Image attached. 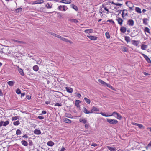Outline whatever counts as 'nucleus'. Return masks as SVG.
Wrapping results in <instances>:
<instances>
[{
	"label": "nucleus",
	"instance_id": "f257e3e1",
	"mask_svg": "<svg viewBox=\"0 0 151 151\" xmlns=\"http://www.w3.org/2000/svg\"><path fill=\"white\" fill-rule=\"evenodd\" d=\"M114 116L115 118L119 120L122 119V117L121 116L116 112H113L111 114V116Z\"/></svg>",
	"mask_w": 151,
	"mask_h": 151
},
{
	"label": "nucleus",
	"instance_id": "f03ea898",
	"mask_svg": "<svg viewBox=\"0 0 151 151\" xmlns=\"http://www.w3.org/2000/svg\"><path fill=\"white\" fill-rule=\"evenodd\" d=\"M106 120L109 123L111 124H116L118 122L117 120L114 119H107Z\"/></svg>",
	"mask_w": 151,
	"mask_h": 151
},
{
	"label": "nucleus",
	"instance_id": "7ed1b4c3",
	"mask_svg": "<svg viewBox=\"0 0 151 151\" xmlns=\"http://www.w3.org/2000/svg\"><path fill=\"white\" fill-rule=\"evenodd\" d=\"M126 5L129 7V10H133L134 9L133 8L134 7L133 4L130 1H127L125 3Z\"/></svg>",
	"mask_w": 151,
	"mask_h": 151
},
{
	"label": "nucleus",
	"instance_id": "20e7f679",
	"mask_svg": "<svg viewBox=\"0 0 151 151\" xmlns=\"http://www.w3.org/2000/svg\"><path fill=\"white\" fill-rule=\"evenodd\" d=\"M44 2L43 0H36L35 1H33L32 4V5L36 4H40L43 3Z\"/></svg>",
	"mask_w": 151,
	"mask_h": 151
},
{
	"label": "nucleus",
	"instance_id": "39448f33",
	"mask_svg": "<svg viewBox=\"0 0 151 151\" xmlns=\"http://www.w3.org/2000/svg\"><path fill=\"white\" fill-rule=\"evenodd\" d=\"M128 15L127 10L126 9H124L122 10V16L123 19H124V17Z\"/></svg>",
	"mask_w": 151,
	"mask_h": 151
},
{
	"label": "nucleus",
	"instance_id": "423d86ee",
	"mask_svg": "<svg viewBox=\"0 0 151 151\" xmlns=\"http://www.w3.org/2000/svg\"><path fill=\"white\" fill-rule=\"evenodd\" d=\"M141 54L143 56V57L145 59L148 63H151V60L148 56L143 53H142Z\"/></svg>",
	"mask_w": 151,
	"mask_h": 151
},
{
	"label": "nucleus",
	"instance_id": "0eeeda50",
	"mask_svg": "<svg viewBox=\"0 0 151 151\" xmlns=\"http://www.w3.org/2000/svg\"><path fill=\"white\" fill-rule=\"evenodd\" d=\"M127 24L129 26H132L134 25V22L132 19H129L127 21Z\"/></svg>",
	"mask_w": 151,
	"mask_h": 151
},
{
	"label": "nucleus",
	"instance_id": "6e6552de",
	"mask_svg": "<svg viewBox=\"0 0 151 151\" xmlns=\"http://www.w3.org/2000/svg\"><path fill=\"white\" fill-rule=\"evenodd\" d=\"M140 41L138 40H132L131 41V43L134 46H137L139 44Z\"/></svg>",
	"mask_w": 151,
	"mask_h": 151
},
{
	"label": "nucleus",
	"instance_id": "1a4fd4ad",
	"mask_svg": "<svg viewBox=\"0 0 151 151\" xmlns=\"http://www.w3.org/2000/svg\"><path fill=\"white\" fill-rule=\"evenodd\" d=\"M116 20L117 21L118 24L121 26L122 25L123 20L122 18L119 17H117Z\"/></svg>",
	"mask_w": 151,
	"mask_h": 151
},
{
	"label": "nucleus",
	"instance_id": "9d476101",
	"mask_svg": "<svg viewBox=\"0 0 151 151\" xmlns=\"http://www.w3.org/2000/svg\"><path fill=\"white\" fill-rule=\"evenodd\" d=\"M87 37L90 40H96L97 39V37L93 36L87 35Z\"/></svg>",
	"mask_w": 151,
	"mask_h": 151
},
{
	"label": "nucleus",
	"instance_id": "9b49d317",
	"mask_svg": "<svg viewBox=\"0 0 151 151\" xmlns=\"http://www.w3.org/2000/svg\"><path fill=\"white\" fill-rule=\"evenodd\" d=\"M60 2L65 4H70L71 3V0H62Z\"/></svg>",
	"mask_w": 151,
	"mask_h": 151
},
{
	"label": "nucleus",
	"instance_id": "f8f14e48",
	"mask_svg": "<svg viewBox=\"0 0 151 151\" xmlns=\"http://www.w3.org/2000/svg\"><path fill=\"white\" fill-rule=\"evenodd\" d=\"M66 91L69 93H72L73 92V89L70 87H66L65 88Z\"/></svg>",
	"mask_w": 151,
	"mask_h": 151
},
{
	"label": "nucleus",
	"instance_id": "ddd939ff",
	"mask_svg": "<svg viewBox=\"0 0 151 151\" xmlns=\"http://www.w3.org/2000/svg\"><path fill=\"white\" fill-rule=\"evenodd\" d=\"M79 122H80L82 123L83 124H85L87 122V120L86 118H81L79 119Z\"/></svg>",
	"mask_w": 151,
	"mask_h": 151
},
{
	"label": "nucleus",
	"instance_id": "4468645a",
	"mask_svg": "<svg viewBox=\"0 0 151 151\" xmlns=\"http://www.w3.org/2000/svg\"><path fill=\"white\" fill-rule=\"evenodd\" d=\"M98 82L100 83L101 84L103 85L104 86H105V85L106 84V83L103 81V80L99 79L98 80Z\"/></svg>",
	"mask_w": 151,
	"mask_h": 151
},
{
	"label": "nucleus",
	"instance_id": "2eb2a0df",
	"mask_svg": "<svg viewBox=\"0 0 151 151\" xmlns=\"http://www.w3.org/2000/svg\"><path fill=\"white\" fill-rule=\"evenodd\" d=\"M98 82L100 83L101 84L103 85L104 86H105V85L106 84V83L103 81V80L99 79L98 80Z\"/></svg>",
	"mask_w": 151,
	"mask_h": 151
},
{
	"label": "nucleus",
	"instance_id": "dca6fc26",
	"mask_svg": "<svg viewBox=\"0 0 151 151\" xmlns=\"http://www.w3.org/2000/svg\"><path fill=\"white\" fill-rule=\"evenodd\" d=\"M63 121L64 122L68 124H70L71 123V120L66 118H65L63 119Z\"/></svg>",
	"mask_w": 151,
	"mask_h": 151
},
{
	"label": "nucleus",
	"instance_id": "f3484780",
	"mask_svg": "<svg viewBox=\"0 0 151 151\" xmlns=\"http://www.w3.org/2000/svg\"><path fill=\"white\" fill-rule=\"evenodd\" d=\"M81 102V101L79 100H76L75 101V105L77 107H80L79 104Z\"/></svg>",
	"mask_w": 151,
	"mask_h": 151
},
{
	"label": "nucleus",
	"instance_id": "a211bd4d",
	"mask_svg": "<svg viewBox=\"0 0 151 151\" xmlns=\"http://www.w3.org/2000/svg\"><path fill=\"white\" fill-rule=\"evenodd\" d=\"M99 110L96 107H93L90 111L91 113H93L94 111H98Z\"/></svg>",
	"mask_w": 151,
	"mask_h": 151
},
{
	"label": "nucleus",
	"instance_id": "6ab92c4d",
	"mask_svg": "<svg viewBox=\"0 0 151 151\" xmlns=\"http://www.w3.org/2000/svg\"><path fill=\"white\" fill-rule=\"evenodd\" d=\"M120 31L123 33H125L126 31V28L124 27H122L120 28Z\"/></svg>",
	"mask_w": 151,
	"mask_h": 151
},
{
	"label": "nucleus",
	"instance_id": "aec40b11",
	"mask_svg": "<svg viewBox=\"0 0 151 151\" xmlns=\"http://www.w3.org/2000/svg\"><path fill=\"white\" fill-rule=\"evenodd\" d=\"M34 133L36 135H39L41 133V132L40 130L35 129L34 131Z\"/></svg>",
	"mask_w": 151,
	"mask_h": 151
},
{
	"label": "nucleus",
	"instance_id": "412c9836",
	"mask_svg": "<svg viewBox=\"0 0 151 151\" xmlns=\"http://www.w3.org/2000/svg\"><path fill=\"white\" fill-rule=\"evenodd\" d=\"M84 32L86 33L90 34L93 32V30L92 29H86L85 30Z\"/></svg>",
	"mask_w": 151,
	"mask_h": 151
},
{
	"label": "nucleus",
	"instance_id": "4be33fe9",
	"mask_svg": "<svg viewBox=\"0 0 151 151\" xmlns=\"http://www.w3.org/2000/svg\"><path fill=\"white\" fill-rule=\"evenodd\" d=\"M33 69L34 71H37L39 70V67L37 65H35L33 67Z\"/></svg>",
	"mask_w": 151,
	"mask_h": 151
},
{
	"label": "nucleus",
	"instance_id": "5701e85b",
	"mask_svg": "<svg viewBox=\"0 0 151 151\" xmlns=\"http://www.w3.org/2000/svg\"><path fill=\"white\" fill-rule=\"evenodd\" d=\"M83 112L85 114H88L91 113L90 111H88L86 108L84 107L83 108Z\"/></svg>",
	"mask_w": 151,
	"mask_h": 151
},
{
	"label": "nucleus",
	"instance_id": "b1692460",
	"mask_svg": "<svg viewBox=\"0 0 151 151\" xmlns=\"http://www.w3.org/2000/svg\"><path fill=\"white\" fill-rule=\"evenodd\" d=\"M122 51L124 52H127L128 51V49L125 47L122 46L121 47Z\"/></svg>",
	"mask_w": 151,
	"mask_h": 151
},
{
	"label": "nucleus",
	"instance_id": "393cba45",
	"mask_svg": "<svg viewBox=\"0 0 151 151\" xmlns=\"http://www.w3.org/2000/svg\"><path fill=\"white\" fill-rule=\"evenodd\" d=\"M22 144L24 146H27L28 145V143L25 140H22L21 141Z\"/></svg>",
	"mask_w": 151,
	"mask_h": 151
},
{
	"label": "nucleus",
	"instance_id": "a878e982",
	"mask_svg": "<svg viewBox=\"0 0 151 151\" xmlns=\"http://www.w3.org/2000/svg\"><path fill=\"white\" fill-rule=\"evenodd\" d=\"M144 32L146 34L147 32L149 34L150 33V29L147 27H145L144 29Z\"/></svg>",
	"mask_w": 151,
	"mask_h": 151
},
{
	"label": "nucleus",
	"instance_id": "bb28decb",
	"mask_svg": "<svg viewBox=\"0 0 151 151\" xmlns=\"http://www.w3.org/2000/svg\"><path fill=\"white\" fill-rule=\"evenodd\" d=\"M125 40L127 42V43L130 41V38L128 36L125 37Z\"/></svg>",
	"mask_w": 151,
	"mask_h": 151
},
{
	"label": "nucleus",
	"instance_id": "cd10ccee",
	"mask_svg": "<svg viewBox=\"0 0 151 151\" xmlns=\"http://www.w3.org/2000/svg\"><path fill=\"white\" fill-rule=\"evenodd\" d=\"M107 147L110 151H116V148L112 147L109 146H107Z\"/></svg>",
	"mask_w": 151,
	"mask_h": 151
},
{
	"label": "nucleus",
	"instance_id": "c85d7f7f",
	"mask_svg": "<svg viewBox=\"0 0 151 151\" xmlns=\"http://www.w3.org/2000/svg\"><path fill=\"white\" fill-rule=\"evenodd\" d=\"M47 145L49 146H52L54 145V143L53 142L50 141L47 142Z\"/></svg>",
	"mask_w": 151,
	"mask_h": 151
},
{
	"label": "nucleus",
	"instance_id": "c756f323",
	"mask_svg": "<svg viewBox=\"0 0 151 151\" xmlns=\"http://www.w3.org/2000/svg\"><path fill=\"white\" fill-rule=\"evenodd\" d=\"M141 48L142 50H146L147 48V46L144 44H142L141 46Z\"/></svg>",
	"mask_w": 151,
	"mask_h": 151
},
{
	"label": "nucleus",
	"instance_id": "7c9ffc66",
	"mask_svg": "<svg viewBox=\"0 0 151 151\" xmlns=\"http://www.w3.org/2000/svg\"><path fill=\"white\" fill-rule=\"evenodd\" d=\"M36 63L39 65H42V61L41 59H39V60L36 61Z\"/></svg>",
	"mask_w": 151,
	"mask_h": 151
},
{
	"label": "nucleus",
	"instance_id": "2f4dec72",
	"mask_svg": "<svg viewBox=\"0 0 151 151\" xmlns=\"http://www.w3.org/2000/svg\"><path fill=\"white\" fill-rule=\"evenodd\" d=\"M71 6L72 8L73 9L75 10H76V11L78 10V8L75 5H74L73 4H71Z\"/></svg>",
	"mask_w": 151,
	"mask_h": 151
},
{
	"label": "nucleus",
	"instance_id": "473e14b6",
	"mask_svg": "<svg viewBox=\"0 0 151 151\" xmlns=\"http://www.w3.org/2000/svg\"><path fill=\"white\" fill-rule=\"evenodd\" d=\"M60 39L61 40H62L63 41L65 42H70V41L68 39L65 38H64L62 37H61V38H60Z\"/></svg>",
	"mask_w": 151,
	"mask_h": 151
},
{
	"label": "nucleus",
	"instance_id": "72a5a7b5",
	"mask_svg": "<svg viewBox=\"0 0 151 151\" xmlns=\"http://www.w3.org/2000/svg\"><path fill=\"white\" fill-rule=\"evenodd\" d=\"M84 100H85V101L88 104H89L90 103L91 101L89 99L85 97L84 98Z\"/></svg>",
	"mask_w": 151,
	"mask_h": 151
},
{
	"label": "nucleus",
	"instance_id": "f704fd0d",
	"mask_svg": "<svg viewBox=\"0 0 151 151\" xmlns=\"http://www.w3.org/2000/svg\"><path fill=\"white\" fill-rule=\"evenodd\" d=\"M148 19L147 18H144L143 19V24L145 25H146L147 24V21Z\"/></svg>",
	"mask_w": 151,
	"mask_h": 151
},
{
	"label": "nucleus",
	"instance_id": "c9c22d12",
	"mask_svg": "<svg viewBox=\"0 0 151 151\" xmlns=\"http://www.w3.org/2000/svg\"><path fill=\"white\" fill-rule=\"evenodd\" d=\"M18 71L20 74L22 76L24 75V72L22 69L21 68H19L18 69Z\"/></svg>",
	"mask_w": 151,
	"mask_h": 151
},
{
	"label": "nucleus",
	"instance_id": "e433bc0d",
	"mask_svg": "<svg viewBox=\"0 0 151 151\" xmlns=\"http://www.w3.org/2000/svg\"><path fill=\"white\" fill-rule=\"evenodd\" d=\"M100 114L103 116L105 117H109L111 116V114L110 115H106V114L102 112H101Z\"/></svg>",
	"mask_w": 151,
	"mask_h": 151
},
{
	"label": "nucleus",
	"instance_id": "4c0bfd02",
	"mask_svg": "<svg viewBox=\"0 0 151 151\" xmlns=\"http://www.w3.org/2000/svg\"><path fill=\"white\" fill-rule=\"evenodd\" d=\"M9 123V121H7L5 122H4L3 121V126H6V125H8Z\"/></svg>",
	"mask_w": 151,
	"mask_h": 151
},
{
	"label": "nucleus",
	"instance_id": "58836bf2",
	"mask_svg": "<svg viewBox=\"0 0 151 151\" xmlns=\"http://www.w3.org/2000/svg\"><path fill=\"white\" fill-rule=\"evenodd\" d=\"M135 10L136 12L139 13H141L142 12L141 11V9L140 8L137 7H136L135 8Z\"/></svg>",
	"mask_w": 151,
	"mask_h": 151
},
{
	"label": "nucleus",
	"instance_id": "ea45409f",
	"mask_svg": "<svg viewBox=\"0 0 151 151\" xmlns=\"http://www.w3.org/2000/svg\"><path fill=\"white\" fill-rule=\"evenodd\" d=\"M20 124L19 122V120L13 122V124L14 125L17 126Z\"/></svg>",
	"mask_w": 151,
	"mask_h": 151
},
{
	"label": "nucleus",
	"instance_id": "a19ab883",
	"mask_svg": "<svg viewBox=\"0 0 151 151\" xmlns=\"http://www.w3.org/2000/svg\"><path fill=\"white\" fill-rule=\"evenodd\" d=\"M22 132L20 130L18 129L17 130L16 132V134L17 135H20L21 134Z\"/></svg>",
	"mask_w": 151,
	"mask_h": 151
},
{
	"label": "nucleus",
	"instance_id": "79ce46f5",
	"mask_svg": "<svg viewBox=\"0 0 151 151\" xmlns=\"http://www.w3.org/2000/svg\"><path fill=\"white\" fill-rule=\"evenodd\" d=\"M7 83L10 86H12L13 85L14 83L12 81H9L7 82Z\"/></svg>",
	"mask_w": 151,
	"mask_h": 151
},
{
	"label": "nucleus",
	"instance_id": "37998d69",
	"mask_svg": "<svg viewBox=\"0 0 151 151\" xmlns=\"http://www.w3.org/2000/svg\"><path fill=\"white\" fill-rule=\"evenodd\" d=\"M19 116H16L14 117H12V120L14 121L17 120L19 119Z\"/></svg>",
	"mask_w": 151,
	"mask_h": 151
},
{
	"label": "nucleus",
	"instance_id": "c03bdc74",
	"mask_svg": "<svg viewBox=\"0 0 151 151\" xmlns=\"http://www.w3.org/2000/svg\"><path fill=\"white\" fill-rule=\"evenodd\" d=\"M65 116H66V117H67L68 118H72V116L71 115V114H68V113L65 114Z\"/></svg>",
	"mask_w": 151,
	"mask_h": 151
},
{
	"label": "nucleus",
	"instance_id": "a18cd8bd",
	"mask_svg": "<svg viewBox=\"0 0 151 151\" xmlns=\"http://www.w3.org/2000/svg\"><path fill=\"white\" fill-rule=\"evenodd\" d=\"M45 7H47V9L51 8L52 7V5L50 6L48 3H47L45 5Z\"/></svg>",
	"mask_w": 151,
	"mask_h": 151
},
{
	"label": "nucleus",
	"instance_id": "49530a36",
	"mask_svg": "<svg viewBox=\"0 0 151 151\" xmlns=\"http://www.w3.org/2000/svg\"><path fill=\"white\" fill-rule=\"evenodd\" d=\"M105 35L107 38L109 39L110 38V35L109 32H106L105 33Z\"/></svg>",
	"mask_w": 151,
	"mask_h": 151
},
{
	"label": "nucleus",
	"instance_id": "de8ad7c7",
	"mask_svg": "<svg viewBox=\"0 0 151 151\" xmlns=\"http://www.w3.org/2000/svg\"><path fill=\"white\" fill-rule=\"evenodd\" d=\"M22 9L21 8H19L17 9L16 10V12H20L22 11Z\"/></svg>",
	"mask_w": 151,
	"mask_h": 151
},
{
	"label": "nucleus",
	"instance_id": "09e8293b",
	"mask_svg": "<svg viewBox=\"0 0 151 151\" xmlns=\"http://www.w3.org/2000/svg\"><path fill=\"white\" fill-rule=\"evenodd\" d=\"M16 92L18 94H19L21 93V90L19 89H17L16 90Z\"/></svg>",
	"mask_w": 151,
	"mask_h": 151
},
{
	"label": "nucleus",
	"instance_id": "8fccbe9b",
	"mask_svg": "<svg viewBox=\"0 0 151 151\" xmlns=\"http://www.w3.org/2000/svg\"><path fill=\"white\" fill-rule=\"evenodd\" d=\"M62 8H63V10L64 11H65L68 9V8L66 6H65V5H63L62 6Z\"/></svg>",
	"mask_w": 151,
	"mask_h": 151
},
{
	"label": "nucleus",
	"instance_id": "3c124183",
	"mask_svg": "<svg viewBox=\"0 0 151 151\" xmlns=\"http://www.w3.org/2000/svg\"><path fill=\"white\" fill-rule=\"evenodd\" d=\"M105 86H107L109 88H110L112 89V86H111L110 84H108L106 83V84L105 85Z\"/></svg>",
	"mask_w": 151,
	"mask_h": 151
},
{
	"label": "nucleus",
	"instance_id": "603ef678",
	"mask_svg": "<svg viewBox=\"0 0 151 151\" xmlns=\"http://www.w3.org/2000/svg\"><path fill=\"white\" fill-rule=\"evenodd\" d=\"M62 106L61 103H56L55 104V106Z\"/></svg>",
	"mask_w": 151,
	"mask_h": 151
},
{
	"label": "nucleus",
	"instance_id": "864d4df0",
	"mask_svg": "<svg viewBox=\"0 0 151 151\" xmlns=\"http://www.w3.org/2000/svg\"><path fill=\"white\" fill-rule=\"evenodd\" d=\"M75 94H76V96L79 98H80L81 96V95L79 93H76Z\"/></svg>",
	"mask_w": 151,
	"mask_h": 151
},
{
	"label": "nucleus",
	"instance_id": "5fc2aeb1",
	"mask_svg": "<svg viewBox=\"0 0 151 151\" xmlns=\"http://www.w3.org/2000/svg\"><path fill=\"white\" fill-rule=\"evenodd\" d=\"M137 126L140 128H143L144 127L141 124H138Z\"/></svg>",
	"mask_w": 151,
	"mask_h": 151
},
{
	"label": "nucleus",
	"instance_id": "6e6d98bb",
	"mask_svg": "<svg viewBox=\"0 0 151 151\" xmlns=\"http://www.w3.org/2000/svg\"><path fill=\"white\" fill-rule=\"evenodd\" d=\"M115 5L118 6H121L122 5V4L119 3H116Z\"/></svg>",
	"mask_w": 151,
	"mask_h": 151
},
{
	"label": "nucleus",
	"instance_id": "4d7b16f0",
	"mask_svg": "<svg viewBox=\"0 0 151 151\" xmlns=\"http://www.w3.org/2000/svg\"><path fill=\"white\" fill-rule=\"evenodd\" d=\"M109 22L112 23L113 24H114V22L113 20L112 19L108 20L107 21V22Z\"/></svg>",
	"mask_w": 151,
	"mask_h": 151
},
{
	"label": "nucleus",
	"instance_id": "13d9d810",
	"mask_svg": "<svg viewBox=\"0 0 151 151\" xmlns=\"http://www.w3.org/2000/svg\"><path fill=\"white\" fill-rule=\"evenodd\" d=\"M13 41L14 42H17L18 43H22V41L17 40L14 39L13 40Z\"/></svg>",
	"mask_w": 151,
	"mask_h": 151
},
{
	"label": "nucleus",
	"instance_id": "bf43d9fd",
	"mask_svg": "<svg viewBox=\"0 0 151 151\" xmlns=\"http://www.w3.org/2000/svg\"><path fill=\"white\" fill-rule=\"evenodd\" d=\"M38 118L42 120L44 119V117L42 116H38Z\"/></svg>",
	"mask_w": 151,
	"mask_h": 151
},
{
	"label": "nucleus",
	"instance_id": "052dcab7",
	"mask_svg": "<svg viewBox=\"0 0 151 151\" xmlns=\"http://www.w3.org/2000/svg\"><path fill=\"white\" fill-rule=\"evenodd\" d=\"M46 113V112L45 111H43L41 113V114H40V115H41L42 114H45Z\"/></svg>",
	"mask_w": 151,
	"mask_h": 151
},
{
	"label": "nucleus",
	"instance_id": "680f3d73",
	"mask_svg": "<svg viewBox=\"0 0 151 151\" xmlns=\"http://www.w3.org/2000/svg\"><path fill=\"white\" fill-rule=\"evenodd\" d=\"M85 127L86 129H88L89 128V125L88 124H85Z\"/></svg>",
	"mask_w": 151,
	"mask_h": 151
},
{
	"label": "nucleus",
	"instance_id": "e2e57ef3",
	"mask_svg": "<svg viewBox=\"0 0 151 151\" xmlns=\"http://www.w3.org/2000/svg\"><path fill=\"white\" fill-rule=\"evenodd\" d=\"M3 121H1L0 122V127H1L2 126H3Z\"/></svg>",
	"mask_w": 151,
	"mask_h": 151
},
{
	"label": "nucleus",
	"instance_id": "0e129e2a",
	"mask_svg": "<svg viewBox=\"0 0 151 151\" xmlns=\"http://www.w3.org/2000/svg\"><path fill=\"white\" fill-rule=\"evenodd\" d=\"M26 97L29 100H30L31 98V96L29 95H27Z\"/></svg>",
	"mask_w": 151,
	"mask_h": 151
},
{
	"label": "nucleus",
	"instance_id": "69168bd1",
	"mask_svg": "<svg viewBox=\"0 0 151 151\" xmlns=\"http://www.w3.org/2000/svg\"><path fill=\"white\" fill-rule=\"evenodd\" d=\"M73 21L74 22L76 23H78V20H77L76 19H73Z\"/></svg>",
	"mask_w": 151,
	"mask_h": 151
},
{
	"label": "nucleus",
	"instance_id": "338daca9",
	"mask_svg": "<svg viewBox=\"0 0 151 151\" xmlns=\"http://www.w3.org/2000/svg\"><path fill=\"white\" fill-rule=\"evenodd\" d=\"M92 146L96 147L97 146V145L96 143H93L91 145Z\"/></svg>",
	"mask_w": 151,
	"mask_h": 151
},
{
	"label": "nucleus",
	"instance_id": "774afa93",
	"mask_svg": "<svg viewBox=\"0 0 151 151\" xmlns=\"http://www.w3.org/2000/svg\"><path fill=\"white\" fill-rule=\"evenodd\" d=\"M65 150V149L63 147H62L61 148L60 151H64Z\"/></svg>",
	"mask_w": 151,
	"mask_h": 151
}]
</instances>
